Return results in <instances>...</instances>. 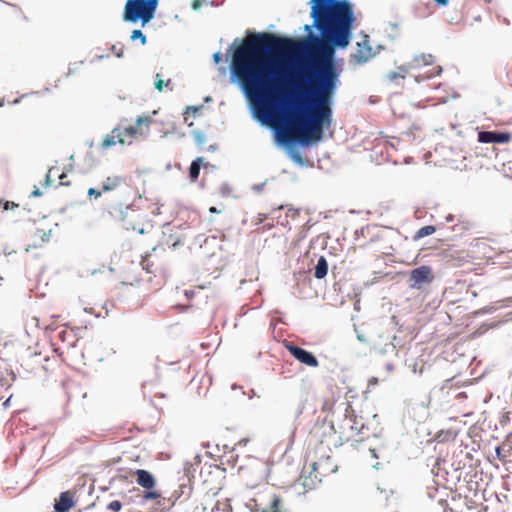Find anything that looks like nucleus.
<instances>
[{"instance_id": "obj_1", "label": "nucleus", "mask_w": 512, "mask_h": 512, "mask_svg": "<svg viewBox=\"0 0 512 512\" xmlns=\"http://www.w3.org/2000/svg\"><path fill=\"white\" fill-rule=\"evenodd\" d=\"M312 26L320 36L294 40L271 33L247 36L235 48L231 74L251 102L258 119L282 124L285 143L322 139L332 123V101L340 71L335 48H346L355 21L347 0H312Z\"/></svg>"}, {"instance_id": "obj_2", "label": "nucleus", "mask_w": 512, "mask_h": 512, "mask_svg": "<svg viewBox=\"0 0 512 512\" xmlns=\"http://www.w3.org/2000/svg\"><path fill=\"white\" fill-rule=\"evenodd\" d=\"M152 116L143 114L136 118L135 124H126L122 120L113 130L107 134L101 143V148L108 149L116 144L131 145L134 141L148 136Z\"/></svg>"}, {"instance_id": "obj_3", "label": "nucleus", "mask_w": 512, "mask_h": 512, "mask_svg": "<svg viewBox=\"0 0 512 512\" xmlns=\"http://www.w3.org/2000/svg\"><path fill=\"white\" fill-rule=\"evenodd\" d=\"M101 212L104 218L122 223L126 230L137 231L139 234L145 233V228L134 222L137 214L126 197L120 201H108L102 206Z\"/></svg>"}, {"instance_id": "obj_4", "label": "nucleus", "mask_w": 512, "mask_h": 512, "mask_svg": "<svg viewBox=\"0 0 512 512\" xmlns=\"http://www.w3.org/2000/svg\"><path fill=\"white\" fill-rule=\"evenodd\" d=\"M159 0H127L123 10V21L128 23L141 22L144 27L155 16Z\"/></svg>"}, {"instance_id": "obj_5", "label": "nucleus", "mask_w": 512, "mask_h": 512, "mask_svg": "<svg viewBox=\"0 0 512 512\" xmlns=\"http://www.w3.org/2000/svg\"><path fill=\"white\" fill-rule=\"evenodd\" d=\"M331 428L339 434L341 442H348L361 433L364 422L361 417H358L353 407L347 404L343 417L332 424Z\"/></svg>"}, {"instance_id": "obj_6", "label": "nucleus", "mask_w": 512, "mask_h": 512, "mask_svg": "<svg viewBox=\"0 0 512 512\" xmlns=\"http://www.w3.org/2000/svg\"><path fill=\"white\" fill-rule=\"evenodd\" d=\"M247 506L256 512H286L281 498L274 493H258Z\"/></svg>"}, {"instance_id": "obj_7", "label": "nucleus", "mask_w": 512, "mask_h": 512, "mask_svg": "<svg viewBox=\"0 0 512 512\" xmlns=\"http://www.w3.org/2000/svg\"><path fill=\"white\" fill-rule=\"evenodd\" d=\"M434 275L432 268L426 265L413 269L410 272L409 280L411 288H421L423 284H429L433 281Z\"/></svg>"}, {"instance_id": "obj_8", "label": "nucleus", "mask_w": 512, "mask_h": 512, "mask_svg": "<svg viewBox=\"0 0 512 512\" xmlns=\"http://www.w3.org/2000/svg\"><path fill=\"white\" fill-rule=\"evenodd\" d=\"M286 348L289 353L302 364L309 367H317L319 365L317 358L309 351L293 344H287Z\"/></svg>"}, {"instance_id": "obj_9", "label": "nucleus", "mask_w": 512, "mask_h": 512, "mask_svg": "<svg viewBox=\"0 0 512 512\" xmlns=\"http://www.w3.org/2000/svg\"><path fill=\"white\" fill-rule=\"evenodd\" d=\"M104 193H110L124 188L125 194L130 191V186L126 183V178L120 175H109L101 183Z\"/></svg>"}, {"instance_id": "obj_10", "label": "nucleus", "mask_w": 512, "mask_h": 512, "mask_svg": "<svg viewBox=\"0 0 512 512\" xmlns=\"http://www.w3.org/2000/svg\"><path fill=\"white\" fill-rule=\"evenodd\" d=\"M478 141L480 143H508L511 141V134L509 132L480 131Z\"/></svg>"}, {"instance_id": "obj_11", "label": "nucleus", "mask_w": 512, "mask_h": 512, "mask_svg": "<svg viewBox=\"0 0 512 512\" xmlns=\"http://www.w3.org/2000/svg\"><path fill=\"white\" fill-rule=\"evenodd\" d=\"M75 505V492L68 490L59 495V499L54 504V510L55 512H67Z\"/></svg>"}, {"instance_id": "obj_12", "label": "nucleus", "mask_w": 512, "mask_h": 512, "mask_svg": "<svg viewBox=\"0 0 512 512\" xmlns=\"http://www.w3.org/2000/svg\"><path fill=\"white\" fill-rule=\"evenodd\" d=\"M368 43L369 40L367 36H365L361 42L357 43L356 52L352 55L356 63L363 64L373 56L372 48Z\"/></svg>"}, {"instance_id": "obj_13", "label": "nucleus", "mask_w": 512, "mask_h": 512, "mask_svg": "<svg viewBox=\"0 0 512 512\" xmlns=\"http://www.w3.org/2000/svg\"><path fill=\"white\" fill-rule=\"evenodd\" d=\"M134 475L136 476V482L139 486L143 487L146 490L154 488L156 480L149 471L144 469H137L134 472Z\"/></svg>"}, {"instance_id": "obj_14", "label": "nucleus", "mask_w": 512, "mask_h": 512, "mask_svg": "<svg viewBox=\"0 0 512 512\" xmlns=\"http://www.w3.org/2000/svg\"><path fill=\"white\" fill-rule=\"evenodd\" d=\"M51 231H46L44 229H36L33 233V242L28 245L26 251H29L30 248H39L42 247L43 244L47 243L50 240Z\"/></svg>"}, {"instance_id": "obj_15", "label": "nucleus", "mask_w": 512, "mask_h": 512, "mask_svg": "<svg viewBox=\"0 0 512 512\" xmlns=\"http://www.w3.org/2000/svg\"><path fill=\"white\" fill-rule=\"evenodd\" d=\"M434 64V56L432 54H420L416 55L411 62L408 64L410 69H420L425 66Z\"/></svg>"}, {"instance_id": "obj_16", "label": "nucleus", "mask_w": 512, "mask_h": 512, "mask_svg": "<svg viewBox=\"0 0 512 512\" xmlns=\"http://www.w3.org/2000/svg\"><path fill=\"white\" fill-rule=\"evenodd\" d=\"M497 457L503 462H512V443L503 442L495 449Z\"/></svg>"}, {"instance_id": "obj_17", "label": "nucleus", "mask_w": 512, "mask_h": 512, "mask_svg": "<svg viewBox=\"0 0 512 512\" xmlns=\"http://www.w3.org/2000/svg\"><path fill=\"white\" fill-rule=\"evenodd\" d=\"M408 69V66H400L397 70L388 72L385 77L391 83H398L399 80L405 79Z\"/></svg>"}, {"instance_id": "obj_18", "label": "nucleus", "mask_w": 512, "mask_h": 512, "mask_svg": "<svg viewBox=\"0 0 512 512\" xmlns=\"http://www.w3.org/2000/svg\"><path fill=\"white\" fill-rule=\"evenodd\" d=\"M327 273H328V262L324 256H321L318 259V262L315 266L314 276L317 279H323L326 277Z\"/></svg>"}, {"instance_id": "obj_19", "label": "nucleus", "mask_w": 512, "mask_h": 512, "mask_svg": "<svg viewBox=\"0 0 512 512\" xmlns=\"http://www.w3.org/2000/svg\"><path fill=\"white\" fill-rule=\"evenodd\" d=\"M204 159L202 157H197L194 161H192L189 168V178L191 182H195L200 174V168L203 164Z\"/></svg>"}, {"instance_id": "obj_20", "label": "nucleus", "mask_w": 512, "mask_h": 512, "mask_svg": "<svg viewBox=\"0 0 512 512\" xmlns=\"http://www.w3.org/2000/svg\"><path fill=\"white\" fill-rule=\"evenodd\" d=\"M142 269L145 270L146 274H153L154 276L157 275L161 271L159 266H155L154 263L151 261L150 256H146L142 260Z\"/></svg>"}, {"instance_id": "obj_21", "label": "nucleus", "mask_w": 512, "mask_h": 512, "mask_svg": "<svg viewBox=\"0 0 512 512\" xmlns=\"http://www.w3.org/2000/svg\"><path fill=\"white\" fill-rule=\"evenodd\" d=\"M143 500L145 501H148V500H157L158 504H162V501L161 500H165V498H162V495L159 491H156V490H146L144 493H143V496H142Z\"/></svg>"}, {"instance_id": "obj_22", "label": "nucleus", "mask_w": 512, "mask_h": 512, "mask_svg": "<svg viewBox=\"0 0 512 512\" xmlns=\"http://www.w3.org/2000/svg\"><path fill=\"white\" fill-rule=\"evenodd\" d=\"M187 488L185 484H181L178 489L174 490L169 498H167V502L170 506H174L176 501L184 494V490Z\"/></svg>"}, {"instance_id": "obj_23", "label": "nucleus", "mask_w": 512, "mask_h": 512, "mask_svg": "<svg viewBox=\"0 0 512 512\" xmlns=\"http://www.w3.org/2000/svg\"><path fill=\"white\" fill-rule=\"evenodd\" d=\"M435 230H436V229H435V227H434V226H432V225L424 226V227L420 228V229L416 232V234H415V236H414V239H415V240H418V239H420V238H423V237L429 236V235L433 234V233L435 232Z\"/></svg>"}, {"instance_id": "obj_24", "label": "nucleus", "mask_w": 512, "mask_h": 512, "mask_svg": "<svg viewBox=\"0 0 512 512\" xmlns=\"http://www.w3.org/2000/svg\"><path fill=\"white\" fill-rule=\"evenodd\" d=\"M155 77H156L155 88L160 92L163 91L164 87H168L171 83L170 79H168L166 82L163 79H161V76L158 73L156 74Z\"/></svg>"}, {"instance_id": "obj_25", "label": "nucleus", "mask_w": 512, "mask_h": 512, "mask_svg": "<svg viewBox=\"0 0 512 512\" xmlns=\"http://www.w3.org/2000/svg\"><path fill=\"white\" fill-rule=\"evenodd\" d=\"M130 39L132 41L139 39L142 45H145L147 42L146 36L142 33L141 30L138 29L132 31Z\"/></svg>"}, {"instance_id": "obj_26", "label": "nucleus", "mask_w": 512, "mask_h": 512, "mask_svg": "<svg viewBox=\"0 0 512 512\" xmlns=\"http://www.w3.org/2000/svg\"><path fill=\"white\" fill-rule=\"evenodd\" d=\"M104 193V191H102V188H89L88 191H87V195L89 198H93L95 200L99 199Z\"/></svg>"}, {"instance_id": "obj_27", "label": "nucleus", "mask_w": 512, "mask_h": 512, "mask_svg": "<svg viewBox=\"0 0 512 512\" xmlns=\"http://www.w3.org/2000/svg\"><path fill=\"white\" fill-rule=\"evenodd\" d=\"M193 136H194V139H195L196 144L198 146H202V145L205 144L206 137H205V135L202 132H199V131L198 132H194Z\"/></svg>"}, {"instance_id": "obj_28", "label": "nucleus", "mask_w": 512, "mask_h": 512, "mask_svg": "<svg viewBox=\"0 0 512 512\" xmlns=\"http://www.w3.org/2000/svg\"><path fill=\"white\" fill-rule=\"evenodd\" d=\"M111 50L115 54L116 57H118V58L123 57L124 47L122 45H112Z\"/></svg>"}, {"instance_id": "obj_29", "label": "nucleus", "mask_w": 512, "mask_h": 512, "mask_svg": "<svg viewBox=\"0 0 512 512\" xmlns=\"http://www.w3.org/2000/svg\"><path fill=\"white\" fill-rule=\"evenodd\" d=\"M0 204H2V208L3 210H9V209H15V208H18V204L17 203H14L12 201H2L0 200Z\"/></svg>"}, {"instance_id": "obj_30", "label": "nucleus", "mask_w": 512, "mask_h": 512, "mask_svg": "<svg viewBox=\"0 0 512 512\" xmlns=\"http://www.w3.org/2000/svg\"><path fill=\"white\" fill-rule=\"evenodd\" d=\"M121 508H122V503L118 500H114V501L110 502L108 505V509H110L114 512L120 511Z\"/></svg>"}, {"instance_id": "obj_31", "label": "nucleus", "mask_w": 512, "mask_h": 512, "mask_svg": "<svg viewBox=\"0 0 512 512\" xmlns=\"http://www.w3.org/2000/svg\"><path fill=\"white\" fill-rule=\"evenodd\" d=\"M442 72V67L441 66H434L431 71L429 72V74L426 76V78H431V77H434V76H438L440 75Z\"/></svg>"}, {"instance_id": "obj_32", "label": "nucleus", "mask_w": 512, "mask_h": 512, "mask_svg": "<svg viewBox=\"0 0 512 512\" xmlns=\"http://www.w3.org/2000/svg\"><path fill=\"white\" fill-rule=\"evenodd\" d=\"M506 69H507V76L512 78V58L507 61Z\"/></svg>"}, {"instance_id": "obj_33", "label": "nucleus", "mask_w": 512, "mask_h": 512, "mask_svg": "<svg viewBox=\"0 0 512 512\" xmlns=\"http://www.w3.org/2000/svg\"><path fill=\"white\" fill-rule=\"evenodd\" d=\"M438 7H445L449 4V0H433Z\"/></svg>"}, {"instance_id": "obj_34", "label": "nucleus", "mask_w": 512, "mask_h": 512, "mask_svg": "<svg viewBox=\"0 0 512 512\" xmlns=\"http://www.w3.org/2000/svg\"><path fill=\"white\" fill-rule=\"evenodd\" d=\"M66 178H67V175L65 173H61L59 175L61 185H69V182H66Z\"/></svg>"}, {"instance_id": "obj_35", "label": "nucleus", "mask_w": 512, "mask_h": 512, "mask_svg": "<svg viewBox=\"0 0 512 512\" xmlns=\"http://www.w3.org/2000/svg\"><path fill=\"white\" fill-rule=\"evenodd\" d=\"M201 5H202V0H193V2H192V8L195 10L200 8Z\"/></svg>"}, {"instance_id": "obj_36", "label": "nucleus", "mask_w": 512, "mask_h": 512, "mask_svg": "<svg viewBox=\"0 0 512 512\" xmlns=\"http://www.w3.org/2000/svg\"><path fill=\"white\" fill-rule=\"evenodd\" d=\"M498 19L500 22H502L503 24L505 25H510V21L506 18V17H501L500 15H498Z\"/></svg>"}, {"instance_id": "obj_37", "label": "nucleus", "mask_w": 512, "mask_h": 512, "mask_svg": "<svg viewBox=\"0 0 512 512\" xmlns=\"http://www.w3.org/2000/svg\"><path fill=\"white\" fill-rule=\"evenodd\" d=\"M213 58H214V62H215L216 64H218V63L220 62V60H221V55H220V53H215V54L213 55Z\"/></svg>"}, {"instance_id": "obj_38", "label": "nucleus", "mask_w": 512, "mask_h": 512, "mask_svg": "<svg viewBox=\"0 0 512 512\" xmlns=\"http://www.w3.org/2000/svg\"><path fill=\"white\" fill-rule=\"evenodd\" d=\"M32 196H40L41 195V192L39 191L38 188H35V190L31 193Z\"/></svg>"}, {"instance_id": "obj_39", "label": "nucleus", "mask_w": 512, "mask_h": 512, "mask_svg": "<svg viewBox=\"0 0 512 512\" xmlns=\"http://www.w3.org/2000/svg\"><path fill=\"white\" fill-rule=\"evenodd\" d=\"M209 211H210L211 213H219V212H220L219 210H217V208H216V207H213V206L209 208Z\"/></svg>"}, {"instance_id": "obj_40", "label": "nucleus", "mask_w": 512, "mask_h": 512, "mask_svg": "<svg viewBox=\"0 0 512 512\" xmlns=\"http://www.w3.org/2000/svg\"><path fill=\"white\" fill-rule=\"evenodd\" d=\"M53 169H50L46 175V182H49L50 174L52 173Z\"/></svg>"}, {"instance_id": "obj_41", "label": "nucleus", "mask_w": 512, "mask_h": 512, "mask_svg": "<svg viewBox=\"0 0 512 512\" xmlns=\"http://www.w3.org/2000/svg\"><path fill=\"white\" fill-rule=\"evenodd\" d=\"M453 218H454V216H453V215H451V214H449V215L446 217V220H447L448 222H450V221H453Z\"/></svg>"}, {"instance_id": "obj_42", "label": "nucleus", "mask_w": 512, "mask_h": 512, "mask_svg": "<svg viewBox=\"0 0 512 512\" xmlns=\"http://www.w3.org/2000/svg\"><path fill=\"white\" fill-rule=\"evenodd\" d=\"M311 27H312V26H310V25H306V26H305V30H306V31H308V32H310Z\"/></svg>"}, {"instance_id": "obj_43", "label": "nucleus", "mask_w": 512, "mask_h": 512, "mask_svg": "<svg viewBox=\"0 0 512 512\" xmlns=\"http://www.w3.org/2000/svg\"><path fill=\"white\" fill-rule=\"evenodd\" d=\"M146 280H147V281H151V280H152L151 276H148V277L146 278Z\"/></svg>"}, {"instance_id": "obj_44", "label": "nucleus", "mask_w": 512, "mask_h": 512, "mask_svg": "<svg viewBox=\"0 0 512 512\" xmlns=\"http://www.w3.org/2000/svg\"><path fill=\"white\" fill-rule=\"evenodd\" d=\"M3 105V103L0 101V107Z\"/></svg>"}]
</instances>
